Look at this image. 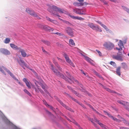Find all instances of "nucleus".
Instances as JSON below:
<instances>
[{
  "mask_svg": "<svg viewBox=\"0 0 129 129\" xmlns=\"http://www.w3.org/2000/svg\"><path fill=\"white\" fill-rule=\"evenodd\" d=\"M51 69L53 71L55 75L58 76H60L63 79H64L66 81H67L68 82L69 80H70L69 79H71L72 77H73L71 76L70 74L68 72H66V73L68 77V79L67 78H66L63 74L60 73L59 72H57V70L54 69L53 66L52 64H51Z\"/></svg>",
  "mask_w": 129,
  "mask_h": 129,
  "instance_id": "1",
  "label": "nucleus"
},
{
  "mask_svg": "<svg viewBox=\"0 0 129 129\" xmlns=\"http://www.w3.org/2000/svg\"><path fill=\"white\" fill-rule=\"evenodd\" d=\"M26 11L30 15L36 17L38 19H40L41 18L34 11L32 10L29 8L26 9Z\"/></svg>",
  "mask_w": 129,
  "mask_h": 129,
  "instance_id": "2",
  "label": "nucleus"
},
{
  "mask_svg": "<svg viewBox=\"0 0 129 129\" xmlns=\"http://www.w3.org/2000/svg\"><path fill=\"white\" fill-rule=\"evenodd\" d=\"M66 32L68 35L71 37L74 36L73 29L70 27H67L65 30Z\"/></svg>",
  "mask_w": 129,
  "mask_h": 129,
  "instance_id": "3",
  "label": "nucleus"
},
{
  "mask_svg": "<svg viewBox=\"0 0 129 129\" xmlns=\"http://www.w3.org/2000/svg\"><path fill=\"white\" fill-rule=\"evenodd\" d=\"M39 27L41 29H43L45 31H53L54 29L51 28L48 26L46 25H44L40 24L39 25Z\"/></svg>",
  "mask_w": 129,
  "mask_h": 129,
  "instance_id": "4",
  "label": "nucleus"
},
{
  "mask_svg": "<svg viewBox=\"0 0 129 129\" xmlns=\"http://www.w3.org/2000/svg\"><path fill=\"white\" fill-rule=\"evenodd\" d=\"M88 26L93 30H95L96 31H99L100 32L102 31V30L99 28L98 25L95 26L94 24L93 23H89L88 25Z\"/></svg>",
  "mask_w": 129,
  "mask_h": 129,
  "instance_id": "5",
  "label": "nucleus"
},
{
  "mask_svg": "<svg viewBox=\"0 0 129 129\" xmlns=\"http://www.w3.org/2000/svg\"><path fill=\"white\" fill-rule=\"evenodd\" d=\"M39 84L41 86L42 89L44 90V91L49 96H51L50 94L47 90V89L48 88V87L44 83H40Z\"/></svg>",
  "mask_w": 129,
  "mask_h": 129,
  "instance_id": "6",
  "label": "nucleus"
},
{
  "mask_svg": "<svg viewBox=\"0 0 129 129\" xmlns=\"http://www.w3.org/2000/svg\"><path fill=\"white\" fill-rule=\"evenodd\" d=\"M122 54V53L119 51L116 56H113V58L117 60L122 61L123 59L121 56Z\"/></svg>",
  "mask_w": 129,
  "mask_h": 129,
  "instance_id": "7",
  "label": "nucleus"
},
{
  "mask_svg": "<svg viewBox=\"0 0 129 129\" xmlns=\"http://www.w3.org/2000/svg\"><path fill=\"white\" fill-rule=\"evenodd\" d=\"M104 46L109 49H111L114 46V45L110 42H106L103 45Z\"/></svg>",
  "mask_w": 129,
  "mask_h": 129,
  "instance_id": "8",
  "label": "nucleus"
},
{
  "mask_svg": "<svg viewBox=\"0 0 129 129\" xmlns=\"http://www.w3.org/2000/svg\"><path fill=\"white\" fill-rule=\"evenodd\" d=\"M0 52L6 55H9L10 54V52L7 49L1 48L0 49Z\"/></svg>",
  "mask_w": 129,
  "mask_h": 129,
  "instance_id": "9",
  "label": "nucleus"
},
{
  "mask_svg": "<svg viewBox=\"0 0 129 129\" xmlns=\"http://www.w3.org/2000/svg\"><path fill=\"white\" fill-rule=\"evenodd\" d=\"M58 101H59L60 104L64 107L65 108H66V109L68 110L69 111L72 112H74L73 110L70 108H69L68 106H66L59 99H57Z\"/></svg>",
  "mask_w": 129,
  "mask_h": 129,
  "instance_id": "10",
  "label": "nucleus"
},
{
  "mask_svg": "<svg viewBox=\"0 0 129 129\" xmlns=\"http://www.w3.org/2000/svg\"><path fill=\"white\" fill-rule=\"evenodd\" d=\"M23 81L25 83L26 86L29 89L31 88V86L32 85V84L29 81H28L26 78H24L23 79Z\"/></svg>",
  "mask_w": 129,
  "mask_h": 129,
  "instance_id": "11",
  "label": "nucleus"
},
{
  "mask_svg": "<svg viewBox=\"0 0 129 129\" xmlns=\"http://www.w3.org/2000/svg\"><path fill=\"white\" fill-rule=\"evenodd\" d=\"M20 52H21L22 56L23 57H28V56L31 55L30 54L27 55L24 50L19 49Z\"/></svg>",
  "mask_w": 129,
  "mask_h": 129,
  "instance_id": "12",
  "label": "nucleus"
},
{
  "mask_svg": "<svg viewBox=\"0 0 129 129\" xmlns=\"http://www.w3.org/2000/svg\"><path fill=\"white\" fill-rule=\"evenodd\" d=\"M48 11L52 13V15H53L55 16H57L58 17H60V16L59 15V14L58 13L56 12L52 11V10H51V8L50 7L48 9Z\"/></svg>",
  "mask_w": 129,
  "mask_h": 129,
  "instance_id": "13",
  "label": "nucleus"
},
{
  "mask_svg": "<svg viewBox=\"0 0 129 129\" xmlns=\"http://www.w3.org/2000/svg\"><path fill=\"white\" fill-rule=\"evenodd\" d=\"M63 94H64L66 96H68V97L71 98L72 100H73L78 104H80V103L77 100L72 98L68 94L66 93L65 92Z\"/></svg>",
  "mask_w": 129,
  "mask_h": 129,
  "instance_id": "14",
  "label": "nucleus"
},
{
  "mask_svg": "<svg viewBox=\"0 0 129 129\" xmlns=\"http://www.w3.org/2000/svg\"><path fill=\"white\" fill-rule=\"evenodd\" d=\"M70 80L68 81V82L69 83H71L72 82L74 83L75 82L76 83H77L78 84H79V82L78 81L75 79L73 77H72L71 78V79H69Z\"/></svg>",
  "mask_w": 129,
  "mask_h": 129,
  "instance_id": "15",
  "label": "nucleus"
},
{
  "mask_svg": "<svg viewBox=\"0 0 129 129\" xmlns=\"http://www.w3.org/2000/svg\"><path fill=\"white\" fill-rule=\"evenodd\" d=\"M19 63L23 68V66L27 67V64L23 60L20 59V62H19Z\"/></svg>",
  "mask_w": 129,
  "mask_h": 129,
  "instance_id": "16",
  "label": "nucleus"
},
{
  "mask_svg": "<svg viewBox=\"0 0 129 129\" xmlns=\"http://www.w3.org/2000/svg\"><path fill=\"white\" fill-rule=\"evenodd\" d=\"M68 88L70 90H71L72 92L74 93L76 95H77L78 97H80V95L79 94H78V93H77L76 91H75L73 89H72L71 87L69 86H68Z\"/></svg>",
  "mask_w": 129,
  "mask_h": 129,
  "instance_id": "17",
  "label": "nucleus"
},
{
  "mask_svg": "<svg viewBox=\"0 0 129 129\" xmlns=\"http://www.w3.org/2000/svg\"><path fill=\"white\" fill-rule=\"evenodd\" d=\"M46 19L48 21H49L51 22H53L55 24H58V22L57 21L54 20H52L47 16H46Z\"/></svg>",
  "mask_w": 129,
  "mask_h": 129,
  "instance_id": "18",
  "label": "nucleus"
},
{
  "mask_svg": "<svg viewBox=\"0 0 129 129\" xmlns=\"http://www.w3.org/2000/svg\"><path fill=\"white\" fill-rule=\"evenodd\" d=\"M117 102L121 105H123L124 106L126 105H127V104L128 103V102L123 101H117Z\"/></svg>",
  "mask_w": 129,
  "mask_h": 129,
  "instance_id": "19",
  "label": "nucleus"
},
{
  "mask_svg": "<svg viewBox=\"0 0 129 129\" xmlns=\"http://www.w3.org/2000/svg\"><path fill=\"white\" fill-rule=\"evenodd\" d=\"M11 47L14 49L15 50H18L20 49L17 46L13 44H10Z\"/></svg>",
  "mask_w": 129,
  "mask_h": 129,
  "instance_id": "20",
  "label": "nucleus"
},
{
  "mask_svg": "<svg viewBox=\"0 0 129 129\" xmlns=\"http://www.w3.org/2000/svg\"><path fill=\"white\" fill-rule=\"evenodd\" d=\"M53 63L55 64V66L57 67V68L58 69V70L61 71L62 70V68L60 67L59 66L58 64V63L56 62L54 59H53Z\"/></svg>",
  "mask_w": 129,
  "mask_h": 129,
  "instance_id": "21",
  "label": "nucleus"
},
{
  "mask_svg": "<svg viewBox=\"0 0 129 129\" xmlns=\"http://www.w3.org/2000/svg\"><path fill=\"white\" fill-rule=\"evenodd\" d=\"M70 16L73 19H77V20H83L84 19L83 18H82L81 17H79L78 16Z\"/></svg>",
  "mask_w": 129,
  "mask_h": 129,
  "instance_id": "22",
  "label": "nucleus"
},
{
  "mask_svg": "<svg viewBox=\"0 0 129 129\" xmlns=\"http://www.w3.org/2000/svg\"><path fill=\"white\" fill-rule=\"evenodd\" d=\"M121 68V67H117L116 69V73L117 75L119 76H120L121 75L120 72Z\"/></svg>",
  "mask_w": 129,
  "mask_h": 129,
  "instance_id": "23",
  "label": "nucleus"
},
{
  "mask_svg": "<svg viewBox=\"0 0 129 129\" xmlns=\"http://www.w3.org/2000/svg\"><path fill=\"white\" fill-rule=\"evenodd\" d=\"M69 44L71 46H75V43L73 40L70 39L69 40Z\"/></svg>",
  "mask_w": 129,
  "mask_h": 129,
  "instance_id": "24",
  "label": "nucleus"
},
{
  "mask_svg": "<svg viewBox=\"0 0 129 129\" xmlns=\"http://www.w3.org/2000/svg\"><path fill=\"white\" fill-rule=\"evenodd\" d=\"M85 60L92 65H93V63L91 62L92 60L90 58L87 56H85Z\"/></svg>",
  "mask_w": 129,
  "mask_h": 129,
  "instance_id": "25",
  "label": "nucleus"
},
{
  "mask_svg": "<svg viewBox=\"0 0 129 129\" xmlns=\"http://www.w3.org/2000/svg\"><path fill=\"white\" fill-rule=\"evenodd\" d=\"M59 13H67V12L63 9L59 8L57 11Z\"/></svg>",
  "mask_w": 129,
  "mask_h": 129,
  "instance_id": "26",
  "label": "nucleus"
},
{
  "mask_svg": "<svg viewBox=\"0 0 129 129\" xmlns=\"http://www.w3.org/2000/svg\"><path fill=\"white\" fill-rule=\"evenodd\" d=\"M118 45L119 47H121L122 48L124 47L123 43L122 41L121 40H120L119 41V42L118 43Z\"/></svg>",
  "mask_w": 129,
  "mask_h": 129,
  "instance_id": "27",
  "label": "nucleus"
},
{
  "mask_svg": "<svg viewBox=\"0 0 129 129\" xmlns=\"http://www.w3.org/2000/svg\"><path fill=\"white\" fill-rule=\"evenodd\" d=\"M42 41L46 45L48 46H50V43L48 41L44 40H42Z\"/></svg>",
  "mask_w": 129,
  "mask_h": 129,
  "instance_id": "28",
  "label": "nucleus"
},
{
  "mask_svg": "<svg viewBox=\"0 0 129 129\" xmlns=\"http://www.w3.org/2000/svg\"><path fill=\"white\" fill-rule=\"evenodd\" d=\"M63 55L65 58L66 61H67L70 59L69 56L67 54L65 53H64Z\"/></svg>",
  "mask_w": 129,
  "mask_h": 129,
  "instance_id": "29",
  "label": "nucleus"
},
{
  "mask_svg": "<svg viewBox=\"0 0 129 129\" xmlns=\"http://www.w3.org/2000/svg\"><path fill=\"white\" fill-rule=\"evenodd\" d=\"M67 62L69 64H70L72 67H75V66L74 65L73 63L70 59L69 60H68Z\"/></svg>",
  "mask_w": 129,
  "mask_h": 129,
  "instance_id": "30",
  "label": "nucleus"
},
{
  "mask_svg": "<svg viewBox=\"0 0 129 129\" xmlns=\"http://www.w3.org/2000/svg\"><path fill=\"white\" fill-rule=\"evenodd\" d=\"M122 67L124 69H127V66L126 64V63L124 62H123L121 63Z\"/></svg>",
  "mask_w": 129,
  "mask_h": 129,
  "instance_id": "31",
  "label": "nucleus"
},
{
  "mask_svg": "<svg viewBox=\"0 0 129 129\" xmlns=\"http://www.w3.org/2000/svg\"><path fill=\"white\" fill-rule=\"evenodd\" d=\"M122 7L123 10L129 14V9L128 8L124 6H122Z\"/></svg>",
  "mask_w": 129,
  "mask_h": 129,
  "instance_id": "32",
  "label": "nucleus"
},
{
  "mask_svg": "<svg viewBox=\"0 0 129 129\" xmlns=\"http://www.w3.org/2000/svg\"><path fill=\"white\" fill-rule=\"evenodd\" d=\"M88 120L90 121L94 125L96 126V124L93 121V119L92 118L91 119L89 117H88Z\"/></svg>",
  "mask_w": 129,
  "mask_h": 129,
  "instance_id": "33",
  "label": "nucleus"
},
{
  "mask_svg": "<svg viewBox=\"0 0 129 129\" xmlns=\"http://www.w3.org/2000/svg\"><path fill=\"white\" fill-rule=\"evenodd\" d=\"M73 11L74 12L78 14V13H79V12L80 11V10L79 9H73Z\"/></svg>",
  "mask_w": 129,
  "mask_h": 129,
  "instance_id": "34",
  "label": "nucleus"
},
{
  "mask_svg": "<svg viewBox=\"0 0 129 129\" xmlns=\"http://www.w3.org/2000/svg\"><path fill=\"white\" fill-rule=\"evenodd\" d=\"M24 91L28 95L30 96H31V94L26 89H24Z\"/></svg>",
  "mask_w": 129,
  "mask_h": 129,
  "instance_id": "35",
  "label": "nucleus"
},
{
  "mask_svg": "<svg viewBox=\"0 0 129 129\" xmlns=\"http://www.w3.org/2000/svg\"><path fill=\"white\" fill-rule=\"evenodd\" d=\"M59 8L55 6H52V9L55 11H57Z\"/></svg>",
  "mask_w": 129,
  "mask_h": 129,
  "instance_id": "36",
  "label": "nucleus"
},
{
  "mask_svg": "<svg viewBox=\"0 0 129 129\" xmlns=\"http://www.w3.org/2000/svg\"><path fill=\"white\" fill-rule=\"evenodd\" d=\"M10 41V39L9 38H6L5 41L4 43H5L7 44L9 43Z\"/></svg>",
  "mask_w": 129,
  "mask_h": 129,
  "instance_id": "37",
  "label": "nucleus"
},
{
  "mask_svg": "<svg viewBox=\"0 0 129 129\" xmlns=\"http://www.w3.org/2000/svg\"><path fill=\"white\" fill-rule=\"evenodd\" d=\"M112 118L114 121L117 122H119L121 121V120H120L118 119L113 116V117H112Z\"/></svg>",
  "mask_w": 129,
  "mask_h": 129,
  "instance_id": "38",
  "label": "nucleus"
},
{
  "mask_svg": "<svg viewBox=\"0 0 129 129\" xmlns=\"http://www.w3.org/2000/svg\"><path fill=\"white\" fill-rule=\"evenodd\" d=\"M110 63L114 67H115L116 66V64L113 61H111L110 62Z\"/></svg>",
  "mask_w": 129,
  "mask_h": 129,
  "instance_id": "39",
  "label": "nucleus"
},
{
  "mask_svg": "<svg viewBox=\"0 0 129 129\" xmlns=\"http://www.w3.org/2000/svg\"><path fill=\"white\" fill-rule=\"evenodd\" d=\"M101 26L103 27H104L107 31H109V29L106 26L104 25L103 24Z\"/></svg>",
  "mask_w": 129,
  "mask_h": 129,
  "instance_id": "40",
  "label": "nucleus"
},
{
  "mask_svg": "<svg viewBox=\"0 0 129 129\" xmlns=\"http://www.w3.org/2000/svg\"><path fill=\"white\" fill-rule=\"evenodd\" d=\"M47 106H48V107H49L51 109L53 110L54 112H55V111H54V109L53 108V107L51 106H50L47 104Z\"/></svg>",
  "mask_w": 129,
  "mask_h": 129,
  "instance_id": "41",
  "label": "nucleus"
},
{
  "mask_svg": "<svg viewBox=\"0 0 129 129\" xmlns=\"http://www.w3.org/2000/svg\"><path fill=\"white\" fill-rule=\"evenodd\" d=\"M53 34H54L57 35L58 36H63V34H62L61 33H53Z\"/></svg>",
  "mask_w": 129,
  "mask_h": 129,
  "instance_id": "42",
  "label": "nucleus"
},
{
  "mask_svg": "<svg viewBox=\"0 0 129 129\" xmlns=\"http://www.w3.org/2000/svg\"><path fill=\"white\" fill-rule=\"evenodd\" d=\"M74 123L76 125H77L78 127L79 128V129H83L81 127L80 125L78 124L75 121H74Z\"/></svg>",
  "mask_w": 129,
  "mask_h": 129,
  "instance_id": "43",
  "label": "nucleus"
},
{
  "mask_svg": "<svg viewBox=\"0 0 129 129\" xmlns=\"http://www.w3.org/2000/svg\"><path fill=\"white\" fill-rule=\"evenodd\" d=\"M2 68H3L5 70V71H6V72H7L8 73V74L9 72H10V71L9 70H8L6 68H5V67H4L3 66L2 67Z\"/></svg>",
  "mask_w": 129,
  "mask_h": 129,
  "instance_id": "44",
  "label": "nucleus"
},
{
  "mask_svg": "<svg viewBox=\"0 0 129 129\" xmlns=\"http://www.w3.org/2000/svg\"><path fill=\"white\" fill-rule=\"evenodd\" d=\"M100 126L103 127L104 129H107V127L105 125L103 124V123H102Z\"/></svg>",
  "mask_w": 129,
  "mask_h": 129,
  "instance_id": "45",
  "label": "nucleus"
},
{
  "mask_svg": "<svg viewBox=\"0 0 129 129\" xmlns=\"http://www.w3.org/2000/svg\"><path fill=\"white\" fill-rule=\"evenodd\" d=\"M8 74H9L10 76H11L14 79L15 77L14 75L10 71Z\"/></svg>",
  "mask_w": 129,
  "mask_h": 129,
  "instance_id": "46",
  "label": "nucleus"
},
{
  "mask_svg": "<svg viewBox=\"0 0 129 129\" xmlns=\"http://www.w3.org/2000/svg\"><path fill=\"white\" fill-rule=\"evenodd\" d=\"M8 74H9L10 76H11L14 79L15 77L14 75L10 71Z\"/></svg>",
  "mask_w": 129,
  "mask_h": 129,
  "instance_id": "47",
  "label": "nucleus"
},
{
  "mask_svg": "<svg viewBox=\"0 0 129 129\" xmlns=\"http://www.w3.org/2000/svg\"><path fill=\"white\" fill-rule=\"evenodd\" d=\"M57 58L59 62H64V60H63L61 58H59L58 57H57Z\"/></svg>",
  "mask_w": 129,
  "mask_h": 129,
  "instance_id": "48",
  "label": "nucleus"
},
{
  "mask_svg": "<svg viewBox=\"0 0 129 129\" xmlns=\"http://www.w3.org/2000/svg\"><path fill=\"white\" fill-rule=\"evenodd\" d=\"M34 82H35V84L36 86H37V87H39V86L38 85V84H40V83H39V82L38 81H34Z\"/></svg>",
  "mask_w": 129,
  "mask_h": 129,
  "instance_id": "49",
  "label": "nucleus"
},
{
  "mask_svg": "<svg viewBox=\"0 0 129 129\" xmlns=\"http://www.w3.org/2000/svg\"><path fill=\"white\" fill-rule=\"evenodd\" d=\"M96 51L99 53L100 56H101L102 55V54L100 51L97 50H96Z\"/></svg>",
  "mask_w": 129,
  "mask_h": 129,
  "instance_id": "50",
  "label": "nucleus"
},
{
  "mask_svg": "<svg viewBox=\"0 0 129 129\" xmlns=\"http://www.w3.org/2000/svg\"><path fill=\"white\" fill-rule=\"evenodd\" d=\"M111 93H116V94H117L118 95H122L121 94H119L118 93H117V92H116L114 91H113V90H111Z\"/></svg>",
  "mask_w": 129,
  "mask_h": 129,
  "instance_id": "51",
  "label": "nucleus"
},
{
  "mask_svg": "<svg viewBox=\"0 0 129 129\" xmlns=\"http://www.w3.org/2000/svg\"><path fill=\"white\" fill-rule=\"evenodd\" d=\"M87 105L88 106H89V107L90 108H91L93 110H94V109L93 107L92 106H91L90 104H87Z\"/></svg>",
  "mask_w": 129,
  "mask_h": 129,
  "instance_id": "52",
  "label": "nucleus"
},
{
  "mask_svg": "<svg viewBox=\"0 0 129 129\" xmlns=\"http://www.w3.org/2000/svg\"><path fill=\"white\" fill-rule=\"evenodd\" d=\"M116 49L120 51H121V50H122V48L121 47H119V48H118L117 47H116Z\"/></svg>",
  "mask_w": 129,
  "mask_h": 129,
  "instance_id": "53",
  "label": "nucleus"
},
{
  "mask_svg": "<svg viewBox=\"0 0 129 129\" xmlns=\"http://www.w3.org/2000/svg\"><path fill=\"white\" fill-rule=\"evenodd\" d=\"M39 91L42 94H44L43 91L41 89H39Z\"/></svg>",
  "mask_w": 129,
  "mask_h": 129,
  "instance_id": "54",
  "label": "nucleus"
},
{
  "mask_svg": "<svg viewBox=\"0 0 129 129\" xmlns=\"http://www.w3.org/2000/svg\"><path fill=\"white\" fill-rule=\"evenodd\" d=\"M100 0L102 2H103L104 3V4H105V5H107L108 4L104 0Z\"/></svg>",
  "mask_w": 129,
  "mask_h": 129,
  "instance_id": "55",
  "label": "nucleus"
},
{
  "mask_svg": "<svg viewBox=\"0 0 129 129\" xmlns=\"http://www.w3.org/2000/svg\"><path fill=\"white\" fill-rule=\"evenodd\" d=\"M120 129H128L127 127H120Z\"/></svg>",
  "mask_w": 129,
  "mask_h": 129,
  "instance_id": "56",
  "label": "nucleus"
},
{
  "mask_svg": "<svg viewBox=\"0 0 129 129\" xmlns=\"http://www.w3.org/2000/svg\"><path fill=\"white\" fill-rule=\"evenodd\" d=\"M107 115L109 117H110L111 118H112V117H113V116H112L109 113H108V114H107Z\"/></svg>",
  "mask_w": 129,
  "mask_h": 129,
  "instance_id": "57",
  "label": "nucleus"
},
{
  "mask_svg": "<svg viewBox=\"0 0 129 129\" xmlns=\"http://www.w3.org/2000/svg\"><path fill=\"white\" fill-rule=\"evenodd\" d=\"M78 14H80V15H83V14H85V13H83L82 12L80 11V10L79 12V13H78Z\"/></svg>",
  "mask_w": 129,
  "mask_h": 129,
  "instance_id": "58",
  "label": "nucleus"
},
{
  "mask_svg": "<svg viewBox=\"0 0 129 129\" xmlns=\"http://www.w3.org/2000/svg\"><path fill=\"white\" fill-rule=\"evenodd\" d=\"M1 71L3 73L4 75H6V74L5 72H4V71H3V70H2Z\"/></svg>",
  "mask_w": 129,
  "mask_h": 129,
  "instance_id": "59",
  "label": "nucleus"
},
{
  "mask_svg": "<svg viewBox=\"0 0 129 129\" xmlns=\"http://www.w3.org/2000/svg\"><path fill=\"white\" fill-rule=\"evenodd\" d=\"M106 90L109 92H111V89H109V88H106Z\"/></svg>",
  "mask_w": 129,
  "mask_h": 129,
  "instance_id": "60",
  "label": "nucleus"
},
{
  "mask_svg": "<svg viewBox=\"0 0 129 129\" xmlns=\"http://www.w3.org/2000/svg\"><path fill=\"white\" fill-rule=\"evenodd\" d=\"M96 22L100 24L101 26H102V25L103 24L101 23V22H100L98 20L97 21H96Z\"/></svg>",
  "mask_w": 129,
  "mask_h": 129,
  "instance_id": "61",
  "label": "nucleus"
},
{
  "mask_svg": "<svg viewBox=\"0 0 129 129\" xmlns=\"http://www.w3.org/2000/svg\"><path fill=\"white\" fill-rule=\"evenodd\" d=\"M95 121L98 124L100 122L99 120H98L96 119H95Z\"/></svg>",
  "mask_w": 129,
  "mask_h": 129,
  "instance_id": "62",
  "label": "nucleus"
},
{
  "mask_svg": "<svg viewBox=\"0 0 129 129\" xmlns=\"http://www.w3.org/2000/svg\"><path fill=\"white\" fill-rule=\"evenodd\" d=\"M80 104L81 106L82 107H83V108H86L85 107L83 104H82L80 103Z\"/></svg>",
  "mask_w": 129,
  "mask_h": 129,
  "instance_id": "63",
  "label": "nucleus"
},
{
  "mask_svg": "<svg viewBox=\"0 0 129 129\" xmlns=\"http://www.w3.org/2000/svg\"><path fill=\"white\" fill-rule=\"evenodd\" d=\"M18 83L21 86H23V84L20 82H18Z\"/></svg>",
  "mask_w": 129,
  "mask_h": 129,
  "instance_id": "64",
  "label": "nucleus"
}]
</instances>
